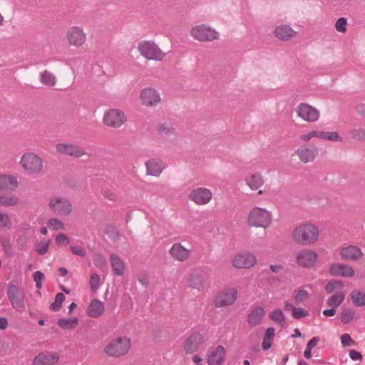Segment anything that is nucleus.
Returning <instances> with one entry per match:
<instances>
[{
  "mask_svg": "<svg viewBox=\"0 0 365 365\" xmlns=\"http://www.w3.org/2000/svg\"><path fill=\"white\" fill-rule=\"evenodd\" d=\"M257 262L256 257L250 252H245L235 255L232 260V265L237 269H247L254 266Z\"/></svg>",
  "mask_w": 365,
  "mask_h": 365,
  "instance_id": "4468645a",
  "label": "nucleus"
},
{
  "mask_svg": "<svg viewBox=\"0 0 365 365\" xmlns=\"http://www.w3.org/2000/svg\"><path fill=\"white\" fill-rule=\"evenodd\" d=\"M41 81L47 86H53L55 84V77L54 76L48 72V71H45L41 73Z\"/></svg>",
  "mask_w": 365,
  "mask_h": 365,
  "instance_id": "79ce46f5",
  "label": "nucleus"
},
{
  "mask_svg": "<svg viewBox=\"0 0 365 365\" xmlns=\"http://www.w3.org/2000/svg\"><path fill=\"white\" fill-rule=\"evenodd\" d=\"M188 286L198 291L202 290L205 287L204 277L200 273H192L188 278Z\"/></svg>",
  "mask_w": 365,
  "mask_h": 365,
  "instance_id": "7c9ffc66",
  "label": "nucleus"
},
{
  "mask_svg": "<svg viewBox=\"0 0 365 365\" xmlns=\"http://www.w3.org/2000/svg\"><path fill=\"white\" fill-rule=\"evenodd\" d=\"M56 242L58 245L68 244L69 239L66 234L60 233L56 236Z\"/></svg>",
  "mask_w": 365,
  "mask_h": 365,
  "instance_id": "bf43d9fd",
  "label": "nucleus"
},
{
  "mask_svg": "<svg viewBox=\"0 0 365 365\" xmlns=\"http://www.w3.org/2000/svg\"><path fill=\"white\" fill-rule=\"evenodd\" d=\"M16 243L20 249H24L27 245V239L26 237L20 235L16 240Z\"/></svg>",
  "mask_w": 365,
  "mask_h": 365,
  "instance_id": "680f3d73",
  "label": "nucleus"
},
{
  "mask_svg": "<svg viewBox=\"0 0 365 365\" xmlns=\"http://www.w3.org/2000/svg\"><path fill=\"white\" fill-rule=\"evenodd\" d=\"M1 245L4 250L5 253L7 255H9V256L13 255V254H14L13 248H12L11 244L10 242L9 238H4L1 241Z\"/></svg>",
  "mask_w": 365,
  "mask_h": 365,
  "instance_id": "603ef678",
  "label": "nucleus"
},
{
  "mask_svg": "<svg viewBox=\"0 0 365 365\" xmlns=\"http://www.w3.org/2000/svg\"><path fill=\"white\" fill-rule=\"evenodd\" d=\"M23 168L29 173H39L43 170V160L35 153H28L23 155L21 159Z\"/></svg>",
  "mask_w": 365,
  "mask_h": 365,
  "instance_id": "423d86ee",
  "label": "nucleus"
},
{
  "mask_svg": "<svg viewBox=\"0 0 365 365\" xmlns=\"http://www.w3.org/2000/svg\"><path fill=\"white\" fill-rule=\"evenodd\" d=\"M188 197L197 205H205L212 200V192L206 187H197L190 192Z\"/></svg>",
  "mask_w": 365,
  "mask_h": 365,
  "instance_id": "9b49d317",
  "label": "nucleus"
},
{
  "mask_svg": "<svg viewBox=\"0 0 365 365\" xmlns=\"http://www.w3.org/2000/svg\"><path fill=\"white\" fill-rule=\"evenodd\" d=\"M323 139L334 142L342 141V138L339 135L337 132H324Z\"/></svg>",
  "mask_w": 365,
  "mask_h": 365,
  "instance_id": "de8ad7c7",
  "label": "nucleus"
},
{
  "mask_svg": "<svg viewBox=\"0 0 365 365\" xmlns=\"http://www.w3.org/2000/svg\"><path fill=\"white\" fill-rule=\"evenodd\" d=\"M7 295L14 309L19 312L25 309V294L21 287L13 284L9 285Z\"/></svg>",
  "mask_w": 365,
  "mask_h": 365,
  "instance_id": "6e6552de",
  "label": "nucleus"
},
{
  "mask_svg": "<svg viewBox=\"0 0 365 365\" xmlns=\"http://www.w3.org/2000/svg\"><path fill=\"white\" fill-rule=\"evenodd\" d=\"M130 348V341L126 337L112 340L104 349L108 356L120 357L127 354Z\"/></svg>",
  "mask_w": 365,
  "mask_h": 365,
  "instance_id": "20e7f679",
  "label": "nucleus"
},
{
  "mask_svg": "<svg viewBox=\"0 0 365 365\" xmlns=\"http://www.w3.org/2000/svg\"><path fill=\"white\" fill-rule=\"evenodd\" d=\"M269 318L277 323L280 326L283 327L286 322V318L282 312V311L279 309H275L272 311L269 314Z\"/></svg>",
  "mask_w": 365,
  "mask_h": 365,
  "instance_id": "c9c22d12",
  "label": "nucleus"
},
{
  "mask_svg": "<svg viewBox=\"0 0 365 365\" xmlns=\"http://www.w3.org/2000/svg\"><path fill=\"white\" fill-rule=\"evenodd\" d=\"M346 25H347V21L346 19L341 17L339 18L336 24H335V28L336 31L339 32L344 33L346 31Z\"/></svg>",
  "mask_w": 365,
  "mask_h": 365,
  "instance_id": "3c124183",
  "label": "nucleus"
},
{
  "mask_svg": "<svg viewBox=\"0 0 365 365\" xmlns=\"http://www.w3.org/2000/svg\"><path fill=\"white\" fill-rule=\"evenodd\" d=\"M19 185L17 178L10 175H0V190H15Z\"/></svg>",
  "mask_w": 365,
  "mask_h": 365,
  "instance_id": "bb28decb",
  "label": "nucleus"
},
{
  "mask_svg": "<svg viewBox=\"0 0 365 365\" xmlns=\"http://www.w3.org/2000/svg\"><path fill=\"white\" fill-rule=\"evenodd\" d=\"M351 137L358 140H365V130L361 128L353 129L350 131Z\"/></svg>",
  "mask_w": 365,
  "mask_h": 365,
  "instance_id": "49530a36",
  "label": "nucleus"
},
{
  "mask_svg": "<svg viewBox=\"0 0 365 365\" xmlns=\"http://www.w3.org/2000/svg\"><path fill=\"white\" fill-rule=\"evenodd\" d=\"M91 289L93 292H96L100 285V277L96 273H93L90 279Z\"/></svg>",
  "mask_w": 365,
  "mask_h": 365,
  "instance_id": "09e8293b",
  "label": "nucleus"
},
{
  "mask_svg": "<svg viewBox=\"0 0 365 365\" xmlns=\"http://www.w3.org/2000/svg\"><path fill=\"white\" fill-rule=\"evenodd\" d=\"M78 319L76 317H72L70 319L60 318L58 324L63 329H73L78 324Z\"/></svg>",
  "mask_w": 365,
  "mask_h": 365,
  "instance_id": "e433bc0d",
  "label": "nucleus"
},
{
  "mask_svg": "<svg viewBox=\"0 0 365 365\" xmlns=\"http://www.w3.org/2000/svg\"><path fill=\"white\" fill-rule=\"evenodd\" d=\"M106 233L110 237H113L115 235H117V232L115 230V228L112 226H108L106 229Z\"/></svg>",
  "mask_w": 365,
  "mask_h": 365,
  "instance_id": "338daca9",
  "label": "nucleus"
},
{
  "mask_svg": "<svg viewBox=\"0 0 365 365\" xmlns=\"http://www.w3.org/2000/svg\"><path fill=\"white\" fill-rule=\"evenodd\" d=\"M349 356L354 361H358L362 359V355L360 352L356 350H350L349 351Z\"/></svg>",
  "mask_w": 365,
  "mask_h": 365,
  "instance_id": "e2e57ef3",
  "label": "nucleus"
},
{
  "mask_svg": "<svg viewBox=\"0 0 365 365\" xmlns=\"http://www.w3.org/2000/svg\"><path fill=\"white\" fill-rule=\"evenodd\" d=\"M141 101L147 106H155L160 101L159 93L153 88H146L141 91Z\"/></svg>",
  "mask_w": 365,
  "mask_h": 365,
  "instance_id": "f3484780",
  "label": "nucleus"
},
{
  "mask_svg": "<svg viewBox=\"0 0 365 365\" xmlns=\"http://www.w3.org/2000/svg\"><path fill=\"white\" fill-rule=\"evenodd\" d=\"M296 31L292 28L287 24H282L277 26L274 29L275 36L280 41H289L294 35Z\"/></svg>",
  "mask_w": 365,
  "mask_h": 365,
  "instance_id": "4be33fe9",
  "label": "nucleus"
},
{
  "mask_svg": "<svg viewBox=\"0 0 365 365\" xmlns=\"http://www.w3.org/2000/svg\"><path fill=\"white\" fill-rule=\"evenodd\" d=\"M344 300V294L342 292L337 293L331 295L328 301L327 304L329 306L332 307L336 309V307H339Z\"/></svg>",
  "mask_w": 365,
  "mask_h": 365,
  "instance_id": "58836bf2",
  "label": "nucleus"
},
{
  "mask_svg": "<svg viewBox=\"0 0 365 365\" xmlns=\"http://www.w3.org/2000/svg\"><path fill=\"white\" fill-rule=\"evenodd\" d=\"M202 344V336L198 333L190 334L185 341L184 349L187 353L195 351Z\"/></svg>",
  "mask_w": 365,
  "mask_h": 365,
  "instance_id": "a878e982",
  "label": "nucleus"
},
{
  "mask_svg": "<svg viewBox=\"0 0 365 365\" xmlns=\"http://www.w3.org/2000/svg\"><path fill=\"white\" fill-rule=\"evenodd\" d=\"M319 340H320L319 337L314 336L308 341L306 348L312 349L314 347H315L317 346V344L319 341Z\"/></svg>",
  "mask_w": 365,
  "mask_h": 365,
  "instance_id": "0e129e2a",
  "label": "nucleus"
},
{
  "mask_svg": "<svg viewBox=\"0 0 365 365\" xmlns=\"http://www.w3.org/2000/svg\"><path fill=\"white\" fill-rule=\"evenodd\" d=\"M49 208L58 216L65 217L71 214L73 210L71 202L64 197H53L49 202Z\"/></svg>",
  "mask_w": 365,
  "mask_h": 365,
  "instance_id": "0eeeda50",
  "label": "nucleus"
},
{
  "mask_svg": "<svg viewBox=\"0 0 365 365\" xmlns=\"http://www.w3.org/2000/svg\"><path fill=\"white\" fill-rule=\"evenodd\" d=\"M309 315V312L303 308H295L292 316L296 319H300Z\"/></svg>",
  "mask_w": 365,
  "mask_h": 365,
  "instance_id": "864d4df0",
  "label": "nucleus"
},
{
  "mask_svg": "<svg viewBox=\"0 0 365 365\" xmlns=\"http://www.w3.org/2000/svg\"><path fill=\"white\" fill-rule=\"evenodd\" d=\"M48 247L49 240L42 241L36 245V251L38 255H43L48 252Z\"/></svg>",
  "mask_w": 365,
  "mask_h": 365,
  "instance_id": "a18cd8bd",
  "label": "nucleus"
},
{
  "mask_svg": "<svg viewBox=\"0 0 365 365\" xmlns=\"http://www.w3.org/2000/svg\"><path fill=\"white\" fill-rule=\"evenodd\" d=\"M104 311V305L98 299H93L88 308V312L89 316L92 317H100Z\"/></svg>",
  "mask_w": 365,
  "mask_h": 365,
  "instance_id": "473e14b6",
  "label": "nucleus"
},
{
  "mask_svg": "<svg viewBox=\"0 0 365 365\" xmlns=\"http://www.w3.org/2000/svg\"><path fill=\"white\" fill-rule=\"evenodd\" d=\"M56 151L61 154L75 158H80L86 154L84 150L78 145L69 143L57 144Z\"/></svg>",
  "mask_w": 365,
  "mask_h": 365,
  "instance_id": "dca6fc26",
  "label": "nucleus"
},
{
  "mask_svg": "<svg viewBox=\"0 0 365 365\" xmlns=\"http://www.w3.org/2000/svg\"><path fill=\"white\" fill-rule=\"evenodd\" d=\"M318 259L317 253L311 250L303 249L297 252L296 256L297 263L299 267L311 268L314 266Z\"/></svg>",
  "mask_w": 365,
  "mask_h": 365,
  "instance_id": "9d476101",
  "label": "nucleus"
},
{
  "mask_svg": "<svg viewBox=\"0 0 365 365\" xmlns=\"http://www.w3.org/2000/svg\"><path fill=\"white\" fill-rule=\"evenodd\" d=\"M33 277L35 282H40L44 278V274L41 271H36L34 273Z\"/></svg>",
  "mask_w": 365,
  "mask_h": 365,
  "instance_id": "69168bd1",
  "label": "nucleus"
},
{
  "mask_svg": "<svg viewBox=\"0 0 365 365\" xmlns=\"http://www.w3.org/2000/svg\"><path fill=\"white\" fill-rule=\"evenodd\" d=\"M103 122L108 126L119 128L125 122V116L121 110L110 109L105 113Z\"/></svg>",
  "mask_w": 365,
  "mask_h": 365,
  "instance_id": "ddd939ff",
  "label": "nucleus"
},
{
  "mask_svg": "<svg viewBox=\"0 0 365 365\" xmlns=\"http://www.w3.org/2000/svg\"><path fill=\"white\" fill-rule=\"evenodd\" d=\"M279 282V277L272 275L267 269H264L259 274L258 286L262 288L267 289V285H275Z\"/></svg>",
  "mask_w": 365,
  "mask_h": 365,
  "instance_id": "5701e85b",
  "label": "nucleus"
},
{
  "mask_svg": "<svg viewBox=\"0 0 365 365\" xmlns=\"http://www.w3.org/2000/svg\"><path fill=\"white\" fill-rule=\"evenodd\" d=\"M147 174L151 176L158 177L165 168L164 163L158 158L148 160L146 163Z\"/></svg>",
  "mask_w": 365,
  "mask_h": 365,
  "instance_id": "412c9836",
  "label": "nucleus"
},
{
  "mask_svg": "<svg viewBox=\"0 0 365 365\" xmlns=\"http://www.w3.org/2000/svg\"><path fill=\"white\" fill-rule=\"evenodd\" d=\"M59 360L57 354H44L41 353L36 356L33 361V365H53Z\"/></svg>",
  "mask_w": 365,
  "mask_h": 365,
  "instance_id": "393cba45",
  "label": "nucleus"
},
{
  "mask_svg": "<svg viewBox=\"0 0 365 365\" xmlns=\"http://www.w3.org/2000/svg\"><path fill=\"white\" fill-rule=\"evenodd\" d=\"M137 48L140 55L148 60L161 61L165 56V53L153 41H142Z\"/></svg>",
  "mask_w": 365,
  "mask_h": 365,
  "instance_id": "7ed1b4c3",
  "label": "nucleus"
},
{
  "mask_svg": "<svg viewBox=\"0 0 365 365\" xmlns=\"http://www.w3.org/2000/svg\"><path fill=\"white\" fill-rule=\"evenodd\" d=\"M341 341L344 347L351 346L356 344V342L351 339L349 334H344L341 336Z\"/></svg>",
  "mask_w": 365,
  "mask_h": 365,
  "instance_id": "5fc2aeb1",
  "label": "nucleus"
},
{
  "mask_svg": "<svg viewBox=\"0 0 365 365\" xmlns=\"http://www.w3.org/2000/svg\"><path fill=\"white\" fill-rule=\"evenodd\" d=\"M64 300L65 295L61 292L57 293L54 302L50 305V309L53 312L58 311L61 308L62 303Z\"/></svg>",
  "mask_w": 365,
  "mask_h": 365,
  "instance_id": "a19ab883",
  "label": "nucleus"
},
{
  "mask_svg": "<svg viewBox=\"0 0 365 365\" xmlns=\"http://www.w3.org/2000/svg\"><path fill=\"white\" fill-rule=\"evenodd\" d=\"M10 220L6 214L0 212V227L1 228H10Z\"/></svg>",
  "mask_w": 365,
  "mask_h": 365,
  "instance_id": "6e6d98bb",
  "label": "nucleus"
},
{
  "mask_svg": "<svg viewBox=\"0 0 365 365\" xmlns=\"http://www.w3.org/2000/svg\"><path fill=\"white\" fill-rule=\"evenodd\" d=\"M274 334L275 329L274 327H269L266 329L262 344L263 350H268L271 347Z\"/></svg>",
  "mask_w": 365,
  "mask_h": 365,
  "instance_id": "f704fd0d",
  "label": "nucleus"
},
{
  "mask_svg": "<svg viewBox=\"0 0 365 365\" xmlns=\"http://www.w3.org/2000/svg\"><path fill=\"white\" fill-rule=\"evenodd\" d=\"M67 38L72 46L79 47L86 41V34L80 26H71L67 31Z\"/></svg>",
  "mask_w": 365,
  "mask_h": 365,
  "instance_id": "2eb2a0df",
  "label": "nucleus"
},
{
  "mask_svg": "<svg viewBox=\"0 0 365 365\" xmlns=\"http://www.w3.org/2000/svg\"><path fill=\"white\" fill-rule=\"evenodd\" d=\"M308 297H309V294L307 291L299 290L295 295L294 299H295L296 302L299 303V302L304 301V299H307Z\"/></svg>",
  "mask_w": 365,
  "mask_h": 365,
  "instance_id": "13d9d810",
  "label": "nucleus"
},
{
  "mask_svg": "<svg viewBox=\"0 0 365 365\" xmlns=\"http://www.w3.org/2000/svg\"><path fill=\"white\" fill-rule=\"evenodd\" d=\"M190 250L185 248L180 243H175L170 250V255L176 260L183 262L190 255Z\"/></svg>",
  "mask_w": 365,
  "mask_h": 365,
  "instance_id": "b1692460",
  "label": "nucleus"
},
{
  "mask_svg": "<svg viewBox=\"0 0 365 365\" xmlns=\"http://www.w3.org/2000/svg\"><path fill=\"white\" fill-rule=\"evenodd\" d=\"M353 304L356 307L365 305V293L359 290H354L351 293Z\"/></svg>",
  "mask_w": 365,
  "mask_h": 365,
  "instance_id": "4c0bfd02",
  "label": "nucleus"
},
{
  "mask_svg": "<svg viewBox=\"0 0 365 365\" xmlns=\"http://www.w3.org/2000/svg\"><path fill=\"white\" fill-rule=\"evenodd\" d=\"M330 273L334 276L351 277L354 275V269L349 265L335 263L331 265Z\"/></svg>",
  "mask_w": 365,
  "mask_h": 365,
  "instance_id": "aec40b11",
  "label": "nucleus"
},
{
  "mask_svg": "<svg viewBox=\"0 0 365 365\" xmlns=\"http://www.w3.org/2000/svg\"><path fill=\"white\" fill-rule=\"evenodd\" d=\"M225 355V349L222 346H217V348L211 352L208 359V365H221L223 362Z\"/></svg>",
  "mask_w": 365,
  "mask_h": 365,
  "instance_id": "c85d7f7f",
  "label": "nucleus"
},
{
  "mask_svg": "<svg viewBox=\"0 0 365 365\" xmlns=\"http://www.w3.org/2000/svg\"><path fill=\"white\" fill-rule=\"evenodd\" d=\"M265 315V310L262 307L253 308L247 317V322L252 327L257 326Z\"/></svg>",
  "mask_w": 365,
  "mask_h": 365,
  "instance_id": "cd10ccee",
  "label": "nucleus"
},
{
  "mask_svg": "<svg viewBox=\"0 0 365 365\" xmlns=\"http://www.w3.org/2000/svg\"><path fill=\"white\" fill-rule=\"evenodd\" d=\"M19 197L16 195L10 194H1L0 195V205L1 206H16L19 203Z\"/></svg>",
  "mask_w": 365,
  "mask_h": 365,
  "instance_id": "72a5a7b5",
  "label": "nucleus"
},
{
  "mask_svg": "<svg viewBox=\"0 0 365 365\" xmlns=\"http://www.w3.org/2000/svg\"><path fill=\"white\" fill-rule=\"evenodd\" d=\"M110 264L115 275L122 276L124 274L125 264L116 254L110 255Z\"/></svg>",
  "mask_w": 365,
  "mask_h": 365,
  "instance_id": "2f4dec72",
  "label": "nucleus"
},
{
  "mask_svg": "<svg viewBox=\"0 0 365 365\" xmlns=\"http://www.w3.org/2000/svg\"><path fill=\"white\" fill-rule=\"evenodd\" d=\"M331 309H324L323 311V314L324 316H327V317H332L336 313V309L331 307Z\"/></svg>",
  "mask_w": 365,
  "mask_h": 365,
  "instance_id": "774afa93",
  "label": "nucleus"
},
{
  "mask_svg": "<svg viewBox=\"0 0 365 365\" xmlns=\"http://www.w3.org/2000/svg\"><path fill=\"white\" fill-rule=\"evenodd\" d=\"M71 250L73 255L83 257L86 254V250L79 246H71Z\"/></svg>",
  "mask_w": 365,
  "mask_h": 365,
  "instance_id": "052dcab7",
  "label": "nucleus"
},
{
  "mask_svg": "<svg viewBox=\"0 0 365 365\" xmlns=\"http://www.w3.org/2000/svg\"><path fill=\"white\" fill-rule=\"evenodd\" d=\"M296 110L299 118L309 123L317 121L320 116L318 109L305 103H300Z\"/></svg>",
  "mask_w": 365,
  "mask_h": 365,
  "instance_id": "1a4fd4ad",
  "label": "nucleus"
},
{
  "mask_svg": "<svg viewBox=\"0 0 365 365\" xmlns=\"http://www.w3.org/2000/svg\"><path fill=\"white\" fill-rule=\"evenodd\" d=\"M343 287L344 284L341 281L331 280L327 284L325 290L327 293L330 294L336 290H341Z\"/></svg>",
  "mask_w": 365,
  "mask_h": 365,
  "instance_id": "ea45409f",
  "label": "nucleus"
},
{
  "mask_svg": "<svg viewBox=\"0 0 365 365\" xmlns=\"http://www.w3.org/2000/svg\"><path fill=\"white\" fill-rule=\"evenodd\" d=\"M237 297V290L235 287L224 289L217 297L215 305L216 307H222L232 304Z\"/></svg>",
  "mask_w": 365,
  "mask_h": 365,
  "instance_id": "f8f14e48",
  "label": "nucleus"
},
{
  "mask_svg": "<svg viewBox=\"0 0 365 365\" xmlns=\"http://www.w3.org/2000/svg\"><path fill=\"white\" fill-rule=\"evenodd\" d=\"M245 181L249 187L256 190L262 187L264 182L262 175L259 173H253L246 177Z\"/></svg>",
  "mask_w": 365,
  "mask_h": 365,
  "instance_id": "c756f323",
  "label": "nucleus"
},
{
  "mask_svg": "<svg viewBox=\"0 0 365 365\" xmlns=\"http://www.w3.org/2000/svg\"><path fill=\"white\" fill-rule=\"evenodd\" d=\"M295 153L302 163H308L312 162L316 158L318 150L315 147L309 148L306 145H302Z\"/></svg>",
  "mask_w": 365,
  "mask_h": 365,
  "instance_id": "a211bd4d",
  "label": "nucleus"
},
{
  "mask_svg": "<svg viewBox=\"0 0 365 365\" xmlns=\"http://www.w3.org/2000/svg\"><path fill=\"white\" fill-rule=\"evenodd\" d=\"M94 264L99 268H104L107 265V262L103 255L97 254L94 256Z\"/></svg>",
  "mask_w": 365,
  "mask_h": 365,
  "instance_id": "8fccbe9b",
  "label": "nucleus"
},
{
  "mask_svg": "<svg viewBox=\"0 0 365 365\" xmlns=\"http://www.w3.org/2000/svg\"><path fill=\"white\" fill-rule=\"evenodd\" d=\"M47 226L50 230H64V225L57 218L50 219L47 222Z\"/></svg>",
  "mask_w": 365,
  "mask_h": 365,
  "instance_id": "c03bdc74",
  "label": "nucleus"
},
{
  "mask_svg": "<svg viewBox=\"0 0 365 365\" xmlns=\"http://www.w3.org/2000/svg\"><path fill=\"white\" fill-rule=\"evenodd\" d=\"M340 255L344 260L356 261L360 259L364 256V253L357 246L349 245L341 249Z\"/></svg>",
  "mask_w": 365,
  "mask_h": 365,
  "instance_id": "6ab92c4d",
  "label": "nucleus"
},
{
  "mask_svg": "<svg viewBox=\"0 0 365 365\" xmlns=\"http://www.w3.org/2000/svg\"><path fill=\"white\" fill-rule=\"evenodd\" d=\"M172 130V125L168 123H161L159 126V132L162 134L168 135Z\"/></svg>",
  "mask_w": 365,
  "mask_h": 365,
  "instance_id": "4d7b16f0",
  "label": "nucleus"
},
{
  "mask_svg": "<svg viewBox=\"0 0 365 365\" xmlns=\"http://www.w3.org/2000/svg\"><path fill=\"white\" fill-rule=\"evenodd\" d=\"M319 232L317 226L311 223H306L297 226L293 231L294 241L301 245H311L314 244L319 237Z\"/></svg>",
  "mask_w": 365,
  "mask_h": 365,
  "instance_id": "f257e3e1",
  "label": "nucleus"
},
{
  "mask_svg": "<svg viewBox=\"0 0 365 365\" xmlns=\"http://www.w3.org/2000/svg\"><path fill=\"white\" fill-rule=\"evenodd\" d=\"M272 221V213L265 208L255 207L249 213L247 222L249 225L264 229L270 226Z\"/></svg>",
  "mask_w": 365,
  "mask_h": 365,
  "instance_id": "f03ea898",
  "label": "nucleus"
},
{
  "mask_svg": "<svg viewBox=\"0 0 365 365\" xmlns=\"http://www.w3.org/2000/svg\"><path fill=\"white\" fill-rule=\"evenodd\" d=\"M355 312L351 308H345L341 312V320L344 324L349 323L354 317Z\"/></svg>",
  "mask_w": 365,
  "mask_h": 365,
  "instance_id": "37998d69",
  "label": "nucleus"
},
{
  "mask_svg": "<svg viewBox=\"0 0 365 365\" xmlns=\"http://www.w3.org/2000/svg\"><path fill=\"white\" fill-rule=\"evenodd\" d=\"M191 35L195 39L203 42L212 41L220 36L216 30L205 24L194 26L191 29Z\"/></svg>",
  "mask_w": 365,
  "mask_h": 365,
  "instance_id": "39448f33",
  "label": "nucleus"
}]
</instances>
